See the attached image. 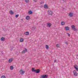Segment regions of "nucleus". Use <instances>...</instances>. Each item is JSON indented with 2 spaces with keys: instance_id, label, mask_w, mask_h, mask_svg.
I'll return each mask as SVG.
<instances>
[{
  "instance_id": "1",
  "label": "nucleus",
  "mask_w": 78,
  "mask_h": 78,
  "mask_svg": "<svg viewBox=\"0 0 78 78\" xmlns=\"http://www.w3.org/2000/svg\"><path fill=\"white\" fill-rule=\"evenodd\" d=\"M32 72H35L36 73H40V69H36V70H35V68H33L32 69Z\"/></svg>"
},
{
  "instance_id": "2",
  "label": "nucleus",
  "mask_w": 78,
  "mask_h": 78,
  "mask_svg": "<svg viewBox=\"0 0 78 78\" xmlns=\"http://www.w3.org/2000/svg\"><path fill=\"white\" fill-rule=\"evenodd\" d=\"M25 72V71H23L22 69H21L19 71L20 75H23Z\"/></svg>"
},
{
  "instance_id": "3",
  "label": "nucleus",
  "mask_w": 78,
  "mask_h": 78,
  "mask_svg": "<svg viewBox=\"0 0 78 78\" xmlns=\"http://www.w3.org/2000/svg\"><path fill=\"white\" fill-rule=\"evenodd\" d=\"M71 28L74 31H78V30H77V29L75 27V26L74 25H73L71 26Z\"/></svg>"
},
{
  "instance_id": "4",
  "label": "nucleus",
  "mask_w": 78,
  "mask_h": 78,
  "mask_svg": "<svg viewBox=\"0 0 78 78\" xmlns=\"http://www.w3.org/2000/svg\"><path fill=\"white\" fill-rule=\"evenodd\" d=\"M48 15H53V11L51 10H48Z\"/></svg>"
},
{
  "instance_id": "5",
  "label": "nucleus",
  "mask_w": 78,
  "mask_h": 78,
  "mask_svg": "<svg viewBox=\"0 0 78 78\" xmlns=\"http://www.w3.org/2000/svg\"><path fill=\"white\" fill-rule=\"evenodd\" d=\"M48 77V76L47 75L44 74L41 76V78H47Z\"/></svg>"
},
{
  "instance_id": "6",
  "label": "nucleus",
  "mask_w": 78,
  "mask_h": 78,
  "mask_svg": "<svg viewBox=\"0 0 78 78\" xmlns=\"http://www.w3.org/2000/svg\"><path fill=\"white\" fill-rule=\"evenodd\" d=\"M73 73L74 74V75L75 76H78V73H77V72H76V70H74L73 71Z\"/></svg>"
},
{
  "instance_id": "7",
  "label": "nucleus",
  "mask_w": 78,
  "mask_h": 78,
  "mask_svg": "<svg viewBox=\"0 0 78 78\" xmlns=\"http://www.w3.org/2000/svg\"><path fill=\"white\" fill-rule=\"evenodd\" d=\"M27 50L26 48H25V50H23L22 52V54L23 53H27Z\"/></svg>"
},
{
  "instance_id": "8",
  "label": "nucleus",
  "mask_w": 78,
  "mask_h": 78,
  "mask_svg": "<svg viewBox=\"0 0 78 78\" xmlns=\"http://www.w3.org/2000/svg\"><path fill=\"white\" fill-rule=\"evenodd\" d=\"M47 27H49V28H50V27H51V23H48L47 24Z\"/></svg>"
},
{
  "instance_id": "9",
  "label": "nucleus",
  "mask_w": 78,
  "mask_h": 78,
  "mask_svg": "<svg viewBox=\"0 0 78 78\" xmlns=\"http://www.w3.org/2000/svg\"><path fill=\"white\" fill-rule=\"evenodd\" d=\"M74 68L76 69V71H78V65H74Z\"/></svg>"
},
{
  "instance_id": "10",
  "label": "nucleus",
  "mask_w": 78,
  "mask_h": 78,
  "mask_svg": "<svg viewBox=\"0 0 78 78\" xmlns=\"http://www.w3.org/2000/svg\"><path fill=\"white\" fill-rule=\"evenodd\" d=\"M65 29L66 31H69L70 28L68 27H65Z\"/></svg>"
},
{
  "instance_id": "11",
  "label": "nucleus",
  "mask_w": 78,
  "mask_h": 78,
  "mask_svg": "<svg viewBox=\"0 0 78 78\" xmlns=\"http://www.w3.org/2000/svg\"><path fill=\"white\" fill-rule=\"evenodd\" d=\"M12 61H13V58H10L8 62H9V63H11V62H12Z\"/></svg>"
},
{
  "instance_id": "12",
  "label": "nucleus",
  "mask_w": 78,
  "mask_h": 78,
  "mask_svg": "<svg viewBox=\"0 0 78 78\" xmlns=\"http://www.w3.org/2000/svg\"><path fill=\"white\" fill-rule=\"evenodd\" d=\"M73 14L72 12H70L69 14V16H70V17H73Z\"/></svg>"
},
{
  "instance_id": "13",
  "label": "nucleus",
  "mask_w": 78,
  "mask_h": 78,
  "mask_svg": "<svg viewBox=\"0 0 78 78\" xmlns=\"http://www.w3.org/2000/svg\"><path fill=\"white\" fill-rule=\"evenodd\" d=\"M48 5H47V4H45L44 5V8L45 9H48Z\"/></svg>"
},
{
  "instance_id": "14",
  "label": "nucleus",
  "mask_w": 78,
  "mask_h": 78,
  "mask_svg": "<svg viewBox=\"0 0 78 78\" xmlns=\"http://www.w3.org/2000/svg\"><path fill=\"white\" fill-rule=\"evenodd\" d=\"M14 12H13V11L12 10H10L9 11V13L11 15H12V14H14Z\"/></svg>"
},
{
  "instance_id": "15",
  "label": "nucleus",
  "mask_w": 78,
  "mask_h": 78,
  "mask_svg": "<svg viewBox=\"0 0 78 78\" xmlns=\"http://www.w3.org/2000/svg\"><path fill=\"white\" fill-rule=\"evenodd\" d=\"M29 33L28 32H24V34L25 35H26V36H28V35H29Z\"/></svg>"
},
{
  "instance_id": "16",
  "label": "nucleus",
  "mask_w": 78,
  "mask_h": 78,
  "mask_svg": "<svg viewBox=\"0 0 78 78\" xmlns=\"http://www.w3.org/2000/svg\"><path fill=\"white\" fill-rule=\"evenodd\" d=\"M28 14L30 15L31 14H33V12L31 10H30L28 12Z\"/></svg>"
},
{
  "instance_id": "17",
  "label": "nucleus",
  "mask_w": 78,
  "mask_h": 78,
  "mask_svg": "<svg viewBox=\"0 0 78 78\" xmlns=\"http://www.w3.org/2000/svg\"><path fill=\"white\" fill-rule=\"evenodd\" d=\"M1 40L2 41H5V38L3 37H2L1 39Z\"/></svg>"
},
{
  "instance_id": "18",
  "label": "nucleus",
  "mask_w": 78,
  "mask_h": 78,
  "mask_svg": "<svg viewBox=\"0 0 78 78\" xmlns=\"http://www.w3.org/2000/svg\"><path fill=\"white\" fill-rule=\"evenodd\" d=\"M30 18V17L29 16H27L26 17V20H29Z\"/></svg>"
},
{
  "instance_id": "19",
  "label": "nucleus",
  "mask_w": 78,
  "mask_h": 78,
  "mask_svg": "<svg viewBox=\"0 0 78 78\" xmlns=\"http://www.w3.org/2000/svg\"><path fill=\"white\" fill-rule=\"evenodd\" d=\"M23 38H21L20 40V42H23Z\"/></svg>"
},
{
  "instance_id": "20",
  "label": "nucleus",
  "mask_w": 78,
  "mask_h": 78,
  "mask_svg": "<svg viewBox=\"0 0 78 78\" xmlns=\"http://www.w3.org/2000/svg\"><path fill=\"white\" fill-rule=\"evenodd\" d=\"M45 47L47 50H48V48H49V47L47 44L46 45Z\"/></svg>"
},
{
  "instance_id": "21",
  "label": "nucleus",
  "mask_w": 78,
  "mask_h": 78,
  "mask_svg": "<svg viewBox=\"0 0 78 78\" xmlns=\"http://www.w3.org/2000/svg\"><path fill=\"white\" fill-rule=\"evenodd\" d=\"M65 22H64V21H63L61 23V24L62 25V26L64 25H65Z\"/></svg>"
},
{
  "instance_id": "22",
  "label": "nucleus",
  "mask_w": 78,
  "mask_h": 78,
  "mask_svg": "<svg viewBox=\"0 0 78 78\" xmlns=\"http://www.w3.org/2000/svg\"><path fill=\"white\" fill-rule=\"evenodd\" d=\"M56 47H57V48H59L60 47H59V44H57L56 45Z\"/></svg>"
},
{
  "instance_id": "23",
  "label": "nucleus",
  "mask_w": 78,
  "mask_h": 78,
  "mask_svg": "<svg viewBox=\"0 0 78 78\" xmlns=\"http://www.w3.org/2000/svg\"><path fill=\"white\" fill-rule=\"evenodd\" d=\"M13 69H14L13 66H10V69H11V70H13Z\"/></svg>"
},
{
  "instance_id": "24",
  "label": "nucleus",
  "mask_w": 78,
  "mask_h": 78,
  "mask_svg": "<svg viewBox=\"0 0 78 78\" xmlns=\"http://www.w3.org/2000/svg\"><path fill=\"white\" fill-rule=\"evenodd\" d=\"M1 78H6V77L5 75H3L1 77Z\"/></svg>"
},
{
  "instance_id": "25",
  "label": "nucleus",
  "mask_w": 78,
  "mask_h": 78,
  "mask_svg": "<svg viewBox=\"0 0 78 78\" xmlns=\"http://www.w3.org/2000/svg\"><path fill=\"white\" fill-rule=\"evenodd\" d=\"M19 14L16 15L15 16V17H16V18H17V17H19Z\"/></svg>"
},
{
  "instance_id": "26",
  "label": "nucleus",
  "mask_w": 78,
  "mask_h": 78,
  "mask_svg": "<svg viewBox=\"0 0 78 78\" xmlns=\"http://www.w3.org/2000/svg\"><path fill=\"white\" fill-rule=\"evenodd\" d=\"M25 2H26V3H28L29 0H25Z\"/></svg>"
},
{
  "instance_id": "27",
  "label": "nucleus",
  "mask_w": 78,
  "mask_h": 78,
  "mask_svg": "<svg viewBox=\"0 0 78 78\" xmlns=\"http://www.w3.org/2000/svg\"><path fill=\"white\" fill-rule=\"evenodd\" d=\"M66 34H68V36H69V37H70V34H69V33H67Z\"/></svg>"
},
{
  "instance_id": "28",
  "label": "nucleus",
  "mask_w": 78,
  "mask_h": 78,
  "mask_svg": "<svg viewBox=\"0 0 78 78\" xmlns=\"http://www.w3.org/2000/svg\"><path fill=\"white\" fill-rule=\"evenodd\" d=\"M32 28H33V30H35V28H36L35 27H33Z\"/></svg>"
},
{
  "instance_id": "29",
  "label": "nucleus",
  "mask_w": 78,
  "mask_h": 78,
  "mask_svg": "<svg viewBox=\"0 0 78 78\" xmlns=\"http://www.w3.org/2000/svg\"><path fill=\"white\" fill-rule=\"evenodd\" d=\"M66 44V45H68V42L67 41H66L65 43Z\"/></svg>"
},
{
  "instance_id": "30",
  "label": "nucleus",
  "mask_w": 78,
  "mask_h": 78,
  "mask_svg": "<svg viewBox=\"0 0 78 78\" xmlns=\"http://www.w3.org/2000/svg\"><path fill=\"white\" fill-rule=\"evenodd\" d=\"M37 0H34V2H37Z\"/></svg>"
},
{
  "instance_id": "31",
  "label": "nucleus",
  "mask_w": 78,
  "mask_h": 78,
  "mask_svg": "<svg viewBox=\"0 0 78 78\" xmlns=\"http://www.w3.org/2000/svg\"><path fill=\"white\" fill-rule=\"evenodd\" d=\"M54 62H56V60H54Z\"/></svg>"
},
{
  "instance_id": "32",
  "label": "nucleus",
  "mask_w": 78,
  "mask_h": 78,
  "mask_svg": "<svg viewBox=\"0 0 78 78\" xmlns=\"http://www.w3.org/2000/svg\"><path fill=\"white\" fill-rule=\"evenodd\" d=\"M62 1H63V2H65V1H66V0H62Z\"/></svg>"
},
{
  "instance_id": "33",
  "label": "nucleus",
  "mask_w": 78,
  "mask_h": 78,
  "mask_svg": "<svg viewBox=\"0 0 78 78\" xmlns=\"http://www.w3.org/2000/svg\"><path fill=\"white\" fill-rule=\"evenodd\" d=\"M23 19H21V20H22V21H23Z\"/></svg>"
},
{
  "instance_id": "34",
  "label": "nucleus",
  "mask_w": 78,
  "mask_h": 78,
  "mask_svg": "<svg viewBox=\"0 0 78 78\" xmlns=\"http://www.w3.org/2000/svg\"><path fill=\"white\" fill-rule=\"evenodd\" d=\"M2 54H3V53H2Z\"/></svg>"
}]
</instances>
